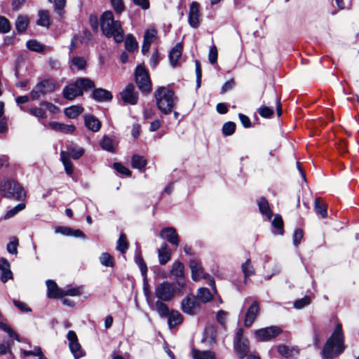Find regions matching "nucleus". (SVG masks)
<instances>
[{
  "instance_id": "obj_20",
  "label": "nucleus",
  "mask_w": 359,
  "mask_h": 359,
  "mask_svg": "<svg viewBox=\"0 0 359 359\" xmlns=\"http://www.w3.org/2000/svg\"><path fill=\"white\" fill-rule=\"evenodd\" d=\"M47 296L50 299L62 298V289H60L57 283L53 280H47Z\"/></svg>"
},
{
  "instance_id": "obj_57",
  "label": "nucleus",
  "mask_w": 359,
  "mask_h": 359,
  "mask_svg": "<svg viewBox=\"0 0 359 359\" xmlns=\"http://www.w3.org/2000/svg\"><path fill=\"white\" fill-rule=\"evenodd\" d=\"M53 1L55 5V10L56 13L62 16L63 13L62 10L65 6L66 1L65 0H52Z\"/></svg>"
},
{
  "instance_id": "obj_11",
  "label": "nucleus",
  "mask_w": 359,
  "mask_h": 359,
  "mask_svg": "<svg viewBox=\"0 0 359 359\" xmlns=\"http://www.w3.org/2000/svg\"><path fill=\"white\" fill-rule=\"evenodd\" d=\"M282 332L277 326H271L259 329L255 331V335L258 341H266L277 337Z\"/></svg>"
},
{
  "instance_id": "obj_22",
  "label": "nucleus",
  "mask_w": 359,
  "mask_h": 359,
  "mask_svg": "<svg viewBox=\"0 0 359 359\" xmlns=\"http://www.w3.org/2000/svg\"><path fill=\"white\" fill-rule=\"evenodd\" d=\"M85 126L92 132L96 133L101 128V122L92 114H86L84 116Z\"/></svg>"
},
{
  "instance_id": "obj_64",
  "label": "nucleus",
  "mask_w": 359,
  "mask_h": 359,
  "mask_svg": "<svg viewBox=\"0 0 359 359\" xmlns=\"http://www.w3.org/2000/svg\"><path fill=\"white\" fill-rule=\"evenodd\" d=\"M235 85L234 80L233 79L226 81L222 87V93H226L228 90H231Z\"/></svg>"
},
{
  "instance_id": "obj_33",
  "label": "nucleus",
  "mask_w": 359,
  "mask_h": 359,
  "mask_svg": "<svg viewBox=\"0 0 359 359\" xmlns=\"http://www.w3.org/2000/svg\"><path fill=\"white\" fill-rule=\"evenodd\" d=\"M196 299L202 303H207L212 300V295L208 288L201 287L198 289Z\"/></svg>"
},
{
  "instance_id": "obj_43",
  "label": "nucleus",
  "mask_w": 359,
  "mask_h": 359,
  "mask_svg": "<svg viewBox=\"0 0 359 359\" xmlns=\"http://www.w3.org/2000/svg\"><path fill=\"white\" fill-rule=\"evenodd\" d=\"M242 271L244 274L245 279L255 274V271L250 259H247L241 266Z\"/></svg>"
},
{
  "instance_id": "obj_35",
  "label": "nucleus",
  "mask_w": 359,
  "mask_h": 359,
  "mask_svg": "<svg viewBox=\"0 0 359 359\" xmlns=\"http://www.w3.org/2000/svg\"><path fill=\"white\" fill-rule=\"evenodd\" d=\"M314 209L316 212L320 215L323 218H325L327 216V205L326 204L320 200V198H317L315 200Z\"/></svg>"
},
{
  "instance_id": "obj_44",
  "label": "nucleus",
  "mask_w": 359,
  "mask_h": 359,
  "mask_svg": "<svg viewBox=\"0 0 359 359\" xmlns=\"http://www.w3.org/2000/svg\"><path fill=\"white\" fill-rule=\"evenodd\" d=\"M28 25V19L25 16L20 15L15 22V27L18 32L21 33L26 30Z\"/></svg>"
},
{
  "instance_id": "obj_46",
  "label": "nucleus",
  "mask_w": 359,
  "mask_h": 359,
  "mask_svg": "<svg viewBox=\"0 0 359 359\" xmlns=\"http://www.w3.org/2000/svg\"><path fill=\"white\" fill-rule=\"evenodd\" d=\"M72 65L77 69L83 70L86 67V60L83 57L74 56L71 60Z\"/></svg>"
},
{
  "instance_id": "obj_50",
  "label": "nucleus",
  "mask_w": 359,
  "mask_h": 359,
  "mask_svg": "<svg viewBox=\"0 0 359 359\" xmlns=\"http://www.w3.org/2000/svg\"><path fill=\"white\" fill-rule=\"evenodd\" d=\"M135 262L138 265L142 276L145 278L147 276V267L140 255H137L135 256Z\"/></svg>"
},
{
  "instance_id": "obj_27",
  "label": "nucleus",
  "mask_w": 359,
  "mask_h": 359,
  "mask_svg": "<svg viewBox=\"0 0 359 359\" xmlns=\"http://www.w3.org/2000/svg\"><path fill=\"white\" fill-rule=\"evenodd\" d=\"M60 159H61V161L62 162V164L65 167V170L66 173L69 175H72L74 172V165L69 158V153H67L65 151H61Z\"/></svg>"
},
{
  "instance_id": "obj_53",
  "label": "nucleus",
  "mask_w": 359,
  "mask_h": 359,
  "mask_svg": "<svg viewBox=\"0 0 359 359\" xmlns=\"http://www.w3.org/2000/svg\"><path fill=\"white\" fill-rule=\"evenodd\" d=\"M258 113L264 118H270L273 114V110L269 107L262 106L258 109Z\"/></svg>"
},
{
  "instance_id": "obj_2",
  "label": "nucleus",
  "mask_w": 359,
  "mask_h": 359,
  "mask_svg": "<svg viewBox=\"0 0 359 359\" xmlns=\"http://www.w3.org/2000/svg\"><path fill=\"white\" fill-rule=\"evenodd\" d=\"M100 27L107 37H113L116 43L123 41L124 32L119 20H115L111 11L104 12L101 17Z\"/></svg>"
},
{
  "instance_id": "obj_17",
  "label": "nucleus",
  "mask_w": 359,
  "mask_h": 359,
  "mask_svg": "<svg viewBox=\"0 0 359 359\" xmlns=\"http://www.w3.org/2000/svg\"><path fill=\"white\" fill-rule=\"evenodd\" d=\"M181 306L183 312L189 315L194 314L200 306L198 299L194 295L187 296L182 301Z\"/></svg>"
},
{
  "instance_id": "obj_12",
  "label": "nucleus",
  "mask_w": 359,
  "mask_h": 359,
  "mask_svg": "<svg viewBox=\"0 0 359 359\" xmlns=\"http://www.w3.org/2000/svg\"><path fill=\"white\" fill-rule=\"evenodd\" d=\"M55 87L54 83L44 80L34 88L31 92V97L32 100H38L41 95L53 92Z\"/></svg>"
},
{
  "instance_id": "obj_7",
  "label": "nucleus",
  "mask_w": 359,
  "mask_h": 359,
  "mask_svg": "<svg viewBox=\"0 0 359 359\" xmlns=\"http://www.w3.org/2000/svg\"><path fill=\"white\" fill-rule=\"evenodd\" d=\"M243 329H238L233 341V347L241 358H244L249 352V341L243 335Z\"/></svg>"
},
{
  "instance_id": "obj_62",
  "label": "nucleus",
  "mask_w": 359,
  "mask_h": 359,
  "mask_svg": "<svg viewBox=\"0 0 359 359\" xmlns=\"http://www.w3.org/2000/svg\"><path fill=\"white\" fill-rule=\"evenodd\" d=\"M195 65H196L197 86L199 87L201 86L202 71H201L200 62L198 60L195 61Z\"/></svg>"
},
{
  "instance_id": "obj_23",
  "label": "nucleus",
  "mask_w": 359,
  "mask_h": 359,
  "mask_svg": "<svg viewBox=\"0 0 359 359\" xmlns=\"http://www.w3.org/2000/svg\"><path fill=\"white\" fill-rule=\"evenodd\" d=\"M93 98L97 102H107L112 99V94L103 88H95L92 93Z\"/></svg>"
},
{
  "instance_id": "obj_8",
  "label": "nucleus",
  "mask_w": 359,
  "mask_h": 359,
  "mask_svg": "<svg viewBox=\"0 0 359 359\" xmlns=\"http://www.w3.org/2000/svg\"><path fill=\"white\" fill-rule=\"evenodd\" d=\"M135 81L139 89L143 93H149L151 90V82L148 72L142 66L135 70Z\"/></svg>"
},
{
  "instance_id": "obj_45",
  "label": "nucleus",
  "mask_w": 359,
  "mask_h": 359,
  "mask_svg": "<svg viewBox=\"0 0 359 359\" xmlns=\"http://www.w3.org/2000/svg\"><path fill=\"white\" fill-rule=\"evenodd\" d=\"M100 263L107 267H112L114 264V258L108 252H102L99 257Z\"/></svg>"
},
{
  "instance_id": "obj_40",
  "label": "nucleus",
  "mask_w": 359,
  "mask_h": 359,
  "mask_svg": "<svg viewBox=\"0 0 359 359\" xmlns=\"http://www.w3.org/2000/svg\"><path fill=\"white\" fill-rule=\"evenodd\" d=\"M146 165L147 160L144 156L135 154L132 157L133 168L142 170L146 166Z\"/></svg>"
},
{
  "instance_id": "obj_55",
  "label": "nucleus",
  "mask_w": 359,
  "mask_h": 359,
  "mask_svg": "<svg viewBox=\"0 0 359 359\" xmlns=\"http://www.w3.org/2000/svg\"><path fill=\"white\" fill-rule=\"evenodd\" d=\"M304 238L303 231L300 229H297L295 230L293 234V244L294 246L297 247L300 243L302 242Z\"/></svg>"
},
{
  "instance_id": "obj_47",
  "label": "nucleus",
  "mask_w": 359,
  "mask_h": 359,
  "mask_svg": "<svg viewBox=\"0 0 359 359\" xmlns=\"http://www.w3.org/2000/svg\"><path fill=\"white\" fill-rule=\"evenodd\" d=\"M69 154V158L72 157L74 159L80 158L84 154V149L79 147H72L69 148V151H67Z\"/></svg>"
},
{
  "instance_id": "obj_15",
  "label": "nucleus",
  "mask_w": 359,
  "mask_h": 359,
  "mask_svg": "<svg viewBox=\"0 0 359 359\" xmlns=\"http://www.w3.org/2000/svg\"><path fill=\"white\" fill-rule=\"evenodd\" d=\"M260 311V307L257 301H254L252 304L249 306L247 309L245 318H244V325L246 327H250L252 326L257 317L258 316Z\"/></svg>"
},
{
  "instance_id": "obj_56",
  "label": "nucleus",
  "mask_w": 359,
  "mask_h": 359,
  "mask_svg": "<svg viewBox=\"0 0 359 359\" xmlns=\"http://www.w3.org/2000/svg\"><path fill=\"white\" fill-rule=\"evenodd\" d=\"M11 25L8 20L3 16H0V32L7 33L10 31Z\"/></svg>"
},
{
  "instance_id": "obj_51",
  "label": "nucleus",
  "mask_w": 359,
  "mask_h": 359,
  "mask_svg": "<svg viewBox=\"0 0 359 359\" xmlns=\"http://www.w3.org/2000/svg\"><path fill=\"white\" fill-rule=\"evenodd\" d=\"M311 304V298L309 296H305L302 299H297L294 302V307L297 309H302L304 306Z\"/></svg>"
},
{
  "instance_id": "obj_30",
  "label": "nucleus",
  "mask_w": 359,
  "mask_h": 359,
  "mask_svg": "<svg viewBox=\"0 0 359 359\" xmlns=\"http://www.w3.org/2000/svg\"><path fill=\"white\" fill-rule=\"evenodd\" d=\"M168 317V323L170 328L180 325L183 320L182 314L177 311H171Z\"/></svg>"
},
{
  "instance_id": "obj_32",
  "label": "nucleus",
  "mask_w": 359,
  "mask_h": 359,
  "mask_svg": "<svg viewBox=\"0 0 359 359\" xmlns=\"http://www.w3.org/2000/svg\"><path fill=\"white\" fill-rule=\"evenodd\" d=\"M153 309L157 311L161 317H166L169 313V309L168 306L163 302V301L158 299L156 303L151 305Z\"/></svg>"
},
{
  "instance_id": "obj_5",
  "label": "nucleus",
  "mask_w": 359,
  "mask_h": 359,
  "mask_svg": "<svg viewBox=\"0 0 359 359\" xmlns=\"http://www.w3.org/2000/svg\"><path fill=\"white\" fill-rule=\"evenodd\" d=\"M1 191L7 198H15L21 200L25 196V191L22 187L16 181L6 180L4 181L0 187Z\"/></svg>"
},
{
  "instance_id": "obj_10",
  "label": "nucleus",
  "mask_w": 359,
  "mask_h": 359,
  "mask_svg": "<svg viewBox=\"0 0 359 359\" xmlns=\"http://www.w3.org/2000/svg\"><path fill=\"white\" fill-rule=\"evenodd\" d=\"M68 340V345L69 350L75 359H79L85 355V351L83 350L76 332L73 330H69L67 334Z\"/></svg>"
},
{
  "instance_id": "obj_3",
  "label": "nucleus",
  "mask_w": 359,
  "mask_h": 359,
  "mask_svg": "<svg viewBox=\"0 0 359 359\" xmlns=\"http://www.w3.org/2000/svg\"><path fill=\"white\" fill-rule=\"evenodd\" d=\"M154 95L159 110L165 114L171 113L174 105L177 102V97L175 95L174 92L162 86L156 90Z\"/></svg>"
},
{
  "instance_id": "obj_37",
  "label": "nucleus",
  "mask_w": 359,
  "mask_h": 359,
  "mask_svg": "<svg viewBox=\"0 0 359 359\" xmlns=\"http://www.w3.org/2000/svg\"><path fill=\"white\" fill-rule=\"evenodd\" d=\"M39 19L36 24L39 26L49 27L50 26V16L47 11H39L38 13Z\"/></svg>"
},
{
  "instance_id": "obj_1",
  "label": "nucleus",
  "mask_w": 359,
  "mask_h": 359,
  "mask_svg": "<svg viewBox=\"0 0 359 359\" xmlns=\"http://www.w3.org/2000/svg\"><path fill=\"white\" fill-rule=\"evenodd\" d=\"M342 326L337 324L330 337L327 340L322 351L323 358L330 359L338 356L345 349Z\"/></svg>"
},
{
  "instance_id": "obj_9",
  "label": "nucleus",
  "mask_w": 359,
  "mask_h": 359,
  "mask_svg": "<svg viewBox=\"0 0 359 359\" xmlns=\"http://www.w3.org/2000/svg\"><path fill=\"white\" fill-rule=\"evenodd\" d=\"M175 293V289L173 285L167 281L158 284L155 288V296L163 302L171 300Z\"/></svg>"
},
{
  "instance_id": "obj_63",
  "label": "nucleus",
  "mask_w": 359,
  "mask_h": 359,
  "mask_svg": "<svg viewBox=\"0 0 359 359\" xmlns=\"http://www.w3.org/2000/svg\"><path fill=\"white\" fill-rule=\"evenodd\" d=\"M17 246H18L17 241H11L7 245V251L11 254L17 255V253H18Z\"/></svg>"
},
{
  "instance_id": "obj_34",
  "label": "nucleus",
  "mask_w": 359,
  "mask_h": 359,
  "mask_svg": "<svg viewBox=\"0 0 359 359\" xmlns=\"http://www.w3.org/2000/svg\"><path fill=\"white\" fill-rule=\"evenodd\" d=\"M100 146L102 149L114 152L115 149V144L114 140L108 135H104L101 140Z\"/></svg>"
},
{
  "instance_id": "obj_39",
  "label": "nucleus",
  "mask_w": 359,
  "mask_h": 359,
  "mask_svg": "<svg viewBox=\"0 0 359 359\" xmlns=\"http://www.w3.org/2000/svg\"><path fill=\"white\" fill-rule=\"evenodd\" d=\"M125 48L129 52L137 50L138 43L132 34H128L125 41Z\"/></svg>"
},
{
  "instance_id": "obj_59",
  "label": "nucleus",
  "mask_w": 359,
  "mask_h": 359,
  "mask_svg": "<svg viewBox=\"0 0 359 359\" xmlns=\"http://www.w3.org/2000/svg\"><path fill=\"white\" fill-rule=\"evenodd\" d=\"M62 297L65 296H79L81 294V290L79 287H72L62 291Z\"/></svg>"
},
{
  "instance_id": "obj_49",
  "label": "nucleus",
  "mask_w": 359,
  "mask_h": 359,
  "mask_svg": "<svg viewBox=\"0 0 359 359\" xmlns=\"http://www.w3.org/2000/svg\"><path fill=\"white\" fill-rule=\"evenodd\" d=\"M157 31L154 28L147 29L144 35V41L151 43L156 38Z\"/></svg>"
},
{
  "instance_id": "obj_19",
  "label": "nucleus",
  "mask_w": 359,
  "mask_h": 359,
  "mask_svg": "<svg viewBox=\"0 0 359 359\" xmlns=\"http://www.w3.org/2000/svg\"><path fill=\"white\" fill-rule=\"evenodd\" d=\"M12 278L13 273L11 271L10 263L6 258H0V280L3 283H6Z\"/></svg>"
},
{
  "instance_id": "obj_4",
  "label": "nucleus",
  "mask_w": 359,
  "mask_h": 359,
  "mask_svg": "<svg viewBox=\"0 0 359 359\" xmlns=\"http://www.w3.org/2000/svg\"><path fill=\"white\" fill-rule=\"evenodd\" d=\"M95 87L94 82L88 78H79L69 83L63 89V96L65 99L73 100L76 97L83 95V90H88Z\"/></svg>"
},
{
  "instance_id": "obj_31",
  "label": "nucleus",
  "mask_w": 359,
  "mask_h": 359,
  "mask_svg": "<svg viewBox=\"0 0 359 359\" xmlns=\"http://www.w3.org/2000/svg\"><path fill=\"white\" fill-rule=\"evenodd\" d=\"M278 351L282 356L285 358H291L299 353V351L295 348H290L285 345H279Z\"/></svg>"
},
{
  "instance_id": "obj_54",
  "label": "nucleus",
  "mask_w": 359,
  "mask_h": 359,
  "mask_svg": "<svg viewBox=\"0 0 359 359\" xmlns=\"http://www.w3.org/2000/svg\"><path fill=\"white\" fill-rule=\"evenodd\" d=\"M29 113L37 118H46V111L42 108L32 107L29 109Z\"/></svg>"
},
{
  "instance_id": "obj_26",
  "label": "nucleus",
  "mask_w": 359,
  "mask_h": 359,
  "mask_svg": "<svg viewBox=\"0 0 359 359\" xmlns=\"http://www.w3.org/2000/svg\"><path fill=\"white\" fill-rule=\"evenodd\" d=\"M49 126L53 130L66 134H72L75 130V126L73 125L64 124L56 121L50 122Z\"/></svg>"
},
{
  "instance_id": "obj_16",
  "label": "nucleus",
  "mask_w": 359,
  "mask_h": 359,
  "mask_svg": "<svg viewBox=\"0 0 359 359\" xmlns=\"http://www.w3.org/2000/svg\"><path fill=\"white\" fill-rule=\"evenodd\" d=\"M159 236L162 239L165 240L172 245L178 247L180 245V238L174 227L169 226L162 229Z\"/></svg>"
},
{
  "instance_id": "obj_52",
  "label": "nucleus",
  "mask_w": 359,
  "mask_h": 359,
  "mask_svg": "<svg viewBox=\"0 0 359 359\" xmlns=\"http://www.w3.org/2000/svg\"><path fill=\"white\" fill-rule=\"evenodd\" d=\"M27 47L29 50L35 52L43 50V46L36 40H29L27 42Z\"/></svg>"
},
{
  "instance_id": "obj_29",
  "label": "nucleus",
  "mask_w": 359,
  "mask_h": 359,
  "mask_svg": "<svg viewBox=\"0 0 359 359\" xmlns=\"http://www.w3.org/2000/svg\"><path fill=\"white\" fill-rule=\"evenodd\" d=\"M273 226V233L275 235H283V221L282 217L280 215H276L273 219L271 222Z\"/></svg>"
},
{
  "instance_id": "obj_28",
  "label": "nucleus",
  "mask_w": 359,
  "mask_h": 359,
  "mask_svg": "<svg viewBox=\"0 0 359 359\" xmlns=\"http://www.w3.org/2000/svg\"><path fill=\"white\" fill-rule=\"evenodd\" d=\"M182 46L181 43H177L170 52L169 58L170 64L172 67L177 65L178 60L182 55Z\"/></svg>"
},
{
  "instance_id": "obj_21",
  "label": "nucleus",
  "mask_w": 359,
  "mask_h": 359,
  "mask_svg": "<svg viewBox=\"0 0 359 359\" xmlns=\"http://www.w3.org/2000/svg\"><path fill=\"white\" fill-rule=\"evenodd\" d=\"M55 232L56 233H60L64 236H74L76 238H85L84 233L79 229H73L70 227L67 226H57L55 229Z\"/></svg>"
},
{
  "instance_id": "obj_38",
  "label": "nucleus",
  "mask_w": 359,
  "mask_h": 359,
  "mask_svg": "<svg viewBox=\"0 0 359 359\" xmlns=\"http://www.w3.org/2000/svg\"><path fill=\"white\" fill-rule=\"evenodd\" d=\"M194 359H215V353L209 351H198L194 349L192 351Z\"/></svg>"
},
{
  "instance_id": "obj_36",
  "label": "nucleus",
  "mask_w": 359,
  "mask_h": 359,
  "mask_svg": "<svg viewBox=\"0 0 359 359\" xmlns=\"http://www.w3.org/2000/svg\"><path fill=\"white\" fill-rule=\"evenodd\" d=\"M83 111V108L79 105H72L65 109V115L70 118H75Z\"/></svg>"
},
{
  "instance_id": "obj_14",
  "label": "nucleus",
  "mask_w": 359,
  "mask_h": 359,
  "mask_svg": "<svg viewBox=\"0 0 359 359\" xmlns=\"http://www.w3.org/2000/svg\"><path fill=\"white\" fill-rule=\"evenodd\" d=\"M199 7V4L196 1H193L189 7L188 22L190 27L194 29L198 28L201 24Z\"/></svg>"
},
{
  "instance_id": "obj_41",
  "label": "nucleus",
  "mask_w": 359,
  "mask_h": 359,
  "mask_svg": "<svg viewBox=\"0 0 359 359\" xmlns=\"http://www.w3.org/2000/svg\"><path fill=\"white\" fill-rule=\"evenodd\" d=\"M128 248L127 238L124 233H121L117 241L116 250L122 254L126 253Z\"/></svg>"
},
{
  "instance_id": "obj_18",
  "label": "nucleus",
  "mask_w": 359,
  "mask_h": 359,
  "mask_svg": "<svg viewBox=\"0 0 359 359\" xmlns=\"http://www.w3.org/2000/svg\"><path fill=\"white\" fill-rule=\"evenodd\" d=\"M122 100L126 104H136L138 100L137 93L135 90L133 84H128L120 93Z\"/></svg>"
},
{
  "instance_id": "obj_13",
  "label": "nucleus",
  "mask_w": 359,
  "mask_h": 359,
  "mask_svg": "<svg viewBox=\"0 0 359 359\" xmlns=\"http://www.w3.org/2000/svg\"><path fill=\"white\" fill-rule=\"evenodd\" d=\"M184 270V264L180 261H175L170 271V276L175 280L181 288L184 287L186 285Z\"/></svg>"
},
{
  "instance_id": "obj_6",
  "label": "nucleus",
  "mask_w": 359,
  "mask_h": 359,
  "mask_svg": "<svg viewBox=\"0 0 359 359\" xmlns=\"http://www.w3.org/2000/svg\"><path fill=\"white\" fill-rule=\"evenodd\" d=\"M189 267L191 271V278L194 280L196 281L201 278L206 279L208 285L216 292L214 279L209 274L203 272L201 264L197 260L191 259L189 262Z\"/></svg>"
},
{
  "instance_id": "obj_48",
  "label": "nucleus",
  "mask_w": 359,
  "mask_h": 359,
  "mask_svg": "<svg viewBox=\"0 0 359 359\" xmlns=\"http://www.w3.org/2000/svg\"><path fill=\"white\" fill-rule=\"evenodd\" d=\"M236 124L233 122L229 121L225 123L222 127V133L224 136H229L234 133Z\"/></svg>"
},
{
  "instance_id": "obj_60",
  "label": "nucleus",
  "mask_w": 359,
  "mask_h": 359,
  "mask_svg": "<svg viewBox=\"0 0 359 359\" xmlns=\"http://www.w3.org/2000/svg\"><path fill=\"white\" fill-rule=\"evenodd\" d=\"M114 168L121 175H125L126 176H130L131 175V172L120 163H114Z\"/></svg>"
},
{
  "instance_id": "obj_42",
  "label": "nucleus",
  "mask_w": 359,
  "mask_h": 359,
  "mask_svg": "<svg viewBox=\"0 0 359 359\" xmlns=\"http://www.w3.org/2000/svg\"><path fill=\"white\" fill-rule=\"evenodd\" d=\"M0 329L7 332L10 337H15V339L19 341L18 335L6 324L4 321V316L0 312Z\"/></svg>"
},
{
  "instance_id": "obj_61",
  "label": "nucleus",
  "mask_w": 359,
  "mask_h": 359,
  "mask_svg": "<svg viewBox=\"0 0 359 359\" xmlns=\"http://www.w3.org/2000/svg\"><path fill=\"white\" fill-rule=\"evenodd\" d=\"M113 8L118 13H121L124 10L123 0H111Z\"/></svg>"
},
{
  "instance_id": "obj_58",
  "label": "nucleus",
  "mask_w": 359,
  "mask_h": 359,
  "mask_svg": "<svg viewBox=\"0 0 359 359\" xmlns=\"http://www.w3.org/2000/svg\"><path fill=\"white\" fill-rule=\"evenodd\" d=\"M208 60H209V62L212 65H214L217 62V49L215 46H212L210 48L209 53H208Z\"/></svg>"
},
{
  "instance_id": "obj_24",
  "label": "nucleus",
  "mask_w": 359,
  "mask_h": 359,
  "mask_svg": "<svg viewBox=\"0 0 359 359\" xmlns=\"http://www.w3.org/2000/svg\"><path fill=\"white\" fill-rule=\"evenodd\" d=\"M159 263L162 265L168 263L171 257V250L166 243H163L158 250Z\"/></svg>"
},
{
  "instance_id": "obj_25",
  "label": "nucleus",
  "mask_w": 359,
  "mask_h": 359,
  "mask_svg": "<svg viewBox=\"0 0 359 359\" xmlns=\"http://www.w3.org/2000/svg\"><path fill=\"white\" fill-rule=\"evenodd\" d=\"M257 205L261 214L265 216L268 221L271 220L273 216V212L271 210L268 201L265 198H260L257 201Z\"/></svg>"
}]
</instances>
